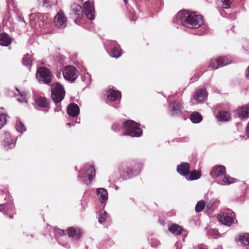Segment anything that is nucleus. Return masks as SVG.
Segmentation results:
<instances>
[{
  "label": "nucleus",
  "instance_id": "obj_1",
  "mask_svg": "<svg viewBox=\"0 0 249 249\" xmlns=\"http://www.w3.org/2000/svg\"><path fill=\"white\" fill-rule=\"evenodd\" d=\"M173 22L190 29H197L202 27L201 30L203 31H199L198 33L200 35L206 32V27L204 25L202 16L197 15L195 12L190 13L185 10H181L176 16Z\"/></svg>",
  "mask_w": 249,
  "mask_h": 249
},
{
  "label": "nucleus",
  "instance_id": "obj_2",
  "mask_svg": "<svg viewBox=\"0 0 249 249\" xmlns=\"http://www.w3.org/2000/svg\"><path fill=\"white\" fill-rule=\"evenodd\" d=\"M123 126L125 131L124 135L136 137H140L142 135V131L140 127V124L132 120H129L124 122Z\"/></svg>",
  "mask_w": 249,
  "mask_h": 249
},
{
  "label": "nucleus",
  "instance_id": "obj_3",
  "mask_svg": "<svg viewBox=\"0 0 249 249\" xmlns=\"http://www.w3.org/2000/svg\"><path fill=\"white\" fill-rule=\"evenodd\" d=\"M142 168L141 164H136L133 166H123L120 168L121 177L123 179L130 178L138 175Z\"/></svg>",
  "mask_w": 249,
  "mask_h": 249
},
{
  "label": "nucleus",
  "instance_id": "obj_4",
  "mask_svg": "<svg viewBox=\"0 0 249 249\" xmlns=\"http://www.w3.org/2000/svg\"><path fill=\"white\" fill-rule=\"evenodd\" d=\"M5 199L7 202L5 203L0 204V212L2 213L4 215L12 218L14 217V214L16 213L13 199L9 194L6 195Z\"/></svg>",
  "mask_w": 249,
  "mask_h": 249
},
{
  "label": "nucleus",
  "instance_id": "obj_5",
  "mask_svg": "<svg viewBox=\"0 0 249 249\" xmlns=\"http://www.w3.org/2000/svg\"><path fill=\"white\" fill-rule=\"evenodd\" d=\"M65 95L63 87L59 83H55L51 86V96L52 100L56 104L61 102Z\"/></svg>",
  "mask_w": 249,
  "mask_h": 249
},
{
  "label": "nucleus",
  "instance_id": "obj_6",
  "mask_svg": "<svg viewBox=\"0 0 249 249\" xmlns=\"http://www.w3.org/2000/svg\"><path fill=\"white\" fill-rule=\"evenodd\" d=\"M105 47L107 51H109V54L112 57L119 58L122 54V50L115 41H107L105 45Z\"/></svg>",
  "mask_w": 249,
  "mask_h": 249
},
{
  "label": "nucleus",
  "instance_id": "obj_7",
  "mask_svg": "<svg viewBox=\"0 0 249 249\" xmlns=\"http://www.w3.org/2000/svg\"><path fill=\"white\" fill-rule=\"evenodd\" d=\"M36 77L39 82L48 85H49L52 81V73L45 67H40L38 69Z\"/></svg>",
  "mask_w": 249,
  "mask_h": 249
},
{
  "label": "nucleus",
  "instance_id": "obj_8",
  "mask_svg": "<svg viewBox=\"0 0 249 249\" xmlns=\"http://www.w3.org/2000/svg\"><path fill=\"white\" fill-rule=\"evenodd\" d=\"M62 74L65 80L72 82L77 79L79 71L74 66L69 65L63 69Z\"/></svg>",
  "mask_w": 249,
  "mask_h": 249
},
{
  "label": "nucleus",
  "instance_id": "obj_9",
  "mask_svg": "<svg viewBox=\"0 0 249 249\" xmlns=\"http://www.w3.org/2000/svg\"><path fill=\"white\" fill-rule=\"evenodd\" d=\"M71 15L74 18V22L76 24L79 25L82 24L83 14L82 7L80 5L76 3L71 5Z\"/></svg>",
  "mask_w": 249,
  "mask_h": 249
},
{
  "label": "nucleus",
  "instance_id": "obj_10",
  "mask_svg": "<svg viewBox=\"0 0 249 249\" xmlns=\"http://www.w3.org/2000/svg\"><path fill=\"white\" fill-rule=\"evenodd\" d=\"M232 63L230 57L227 56H220L217 58H213L211 60L209 65L210 67L216 69L219 67L225 66Z\"/></svg>",
  "mask_w": 249,
  "mask_h": 249
},
{
  "label": "nucleus",
  "instance_id": "obj_11",
  "mask_svg": "<svg viewBox=\"0 0 249 249\" xmlns=\"http://www.w3.org/2000/svg\"><path fill=\"white\" fill-rule=\"evenodd\" d=\"M83 1V0H81ZM85 15L90 20L95 18V9L92 0H88L83 4Z\"/></svg>",
  "mask_w": 249,
  "mask_h": 249
},
{
  "label": "nucleus",
  "instance_id": "obj_12",
  "mask_svg": "<svg viewBox=\"0 0 249 249\" xmlns=\"http://www.w3.org/2000/svg\"><path fill=\"white\" fill-rule=\"evenodd\" d=\"M67 18L62 11H59L54 18V25L59 29L65 28L67 26Z\"/></svg>",
  "mask_w": 249,
  "mask_h": 249
},
{
  "label": "nucleus",
  "instance_id": "obj_13",
  "mask_svg": "<svg viewBox=\"0 0 249 249\" xmlns=\"http://www.w3.org/2000/svg\"><path fill=\"white\" fill-rule=\"evenodd\" d=\"M234 214L223 213L217 216V219L223 224L230 226L234 223Z\"/></svg>",
  "mask_w": 249,
  "mask_h": 249
},
{
  "label": "nucleus",
  "instance_id": "obj_14",
  "mask_svg": "<svg viewBox=\"0 0 249 249\" xmlns=\"http://www.w3.org/2000/svg\"><path fill=\"white\" fill-rule=\"evenodd\" d=\"M226 173V168L223 165H217L213 167L210 173L213 178L215 179L216 181L220 179Z\"/></svg>",
  "mask_w": 249,
  "mask_h": 249
},
{
  "label": "nucleus",
  "instance_id": "obj_15",
  "mask_svg": "<svg viewBox=\"0 0 249 249\" xmlns=\"http://www.w3.org/2000/svg\"><path fill=\"white\" fill-rule=\"evenodd\" d=\"M95 175V170L92 165L86 169L85 175L82 177L83 181L87 184H90L93 180Z\"/></svg>",
  "mask_w": 249,
  "mask_h": 249
},
{
  "label": "nucleus",
  "instance_id": "obj_16",
  "mask_svg": "<svg viewBox=\"0 0 249 249\" xmlns=\"http://www.w3.org/2000/svg\"><path fill=\"white\" fill-rule=\"evenodd\" d=\"M55 233L60 235V236L57 238L58 243L65 248L69 249L70 245L68 242L66 241L67 240L68 237L65 234V231L60 229H57L55 230Z\"/></svg>",
  "mask_w": 249,
  "mask_h": 249
},
{
  "label": "nucleus",
  "instance_id": "obj_17",
  "mask_svg": "<svg viewBox=\"0 0 249 249\" xmlns=\"http://www.w3.org/2000/svg\"><path fill=\"white\" fill-rule=\"evenodd\" d=\"M16 140L11 138L9 132H5L4 135L3 145L6 149H10L15 147Z\"/></svg>",
  "mask_w": 249,
  "mask_h": 249
},
{
  "label": "nucleus",
  "instance_id": "obj_18",
  "mask_svg": "<svg viewBox=\"0 0 249 249\" xmlns=\"http://www.w3.org/2000/svg\"><path fill=\"white\" fill-rule=\"evenodd\" d=\"M182 105L178 101H175L169 105L170 114L172 116L178 115L181 113Z\"/></svg>",
  "mask_w": 249,
  "mask_h": 249
},
{
  "label": "nucleus",
  "instance_id": "obj_19",
  "mask_svg": "<svg viewBox=\"0 0 249 249\" xmlns=\"http://www.w3.org/2000/svg\"><path fill=\"white\" fill-rule=\"evenodd\" d=\"M208 93L205 89L197 90L194 94L193 98L197 103H202L207 98Z\"/></svg>",
  "mask_w": 249,
  "mask_h": 249
},
{
  "label": "nucleus",
  "instance_id": "obj_20",
  "mask_svg": "<svg viewBox=\"0 0 249 249\" xmlns=\"http://www.w3.org/2000/svg\"><path fill=\"white\" fill-rule=\"evenodd\" d=\"M68 114L71 117H75L78 116L80 109L78 106L75 103H71L67 108Z\"/></svg>",
  "mask_w": 249,
  "mask_h": 249
},
{
  "label": "nucleus",
  "instance_id": "obj_21",
  "mask_svg": "<svg viewBox=\"0 0 249 249\" xmlns=\"http://www.w3.org/2000/svg\"><path fill=\"white\" fill-rule=\"evenodd\" d=\"M68 234L69 237L67 239H71V238L73 240H77L81 236V230L78 228H74L72 227L68 229Z\"/></svg>",
  "mask_w": 249,
  "mask_h": 249
},
{
  "label": "nucleus",
  "instance_id": "obj_22",
  "mask_svg": "<svg viewBox=\"0 0 249 249\" xmlns=\"http://www.w3.org/2000/svg\"><path fill=\"white\" fill-rule=\"evenodd\" d=\"M237 179L235 178L231 177L228 175L225 174L220 179L215 181L217 183L221 185H230L231 183H233L236 181Z\"/></svg>",
  "mask_w": 249,
  "mask_h": 249
},
{
  "label": "nucleus",
  "instance_id": "obj_23",
  "mask_svg": "<svg viewBox=\"0 0 249 249\" xmlns=\"http://www.w3.org/2000/svg\"><path fill=\"white\" fill-rule=\"evenodd\" d=\"M238 117L241 119H247L249 117V108L245 106L241 107L236 111Z\"/></svg>",
  "mask_w": 249,
  "mask_h": 249
},
{
  "label": "nucleus",
  "instance_id": "obj_24",
  "mask_svg": "<svg viewBox=\"0 0 249 249\" xmlns=\"http://www.w3.org/2000/svg\"><path fill=\"white\" fill-rule=\"evenodd\" d=\"M190 167L189 163L187 162H183L177 167V171L181 175L184 176L185 178L187 174L190 171Z\"/></svg>",
  "mask_w": 249,
  "mask_h": 249
},
{
  "label": "nucleus",
  "instance_id": "obj_25",
  "mask_svg": "<svg viewBox=\"0 0 249 249\" xmlns=\"http://www.w3.org/2000/svg\"><path fill=\"white\" fill-rule=\"evenodd\" d=\"M121 94L119 91H116L114 89H109L107 92V100L109 101H116L120 100Z\"/></svg>",
  "mask_w": 249,
  "mask_h": 249
},
{
  "label": "nucleus",
  "instance_id": "obj_26",
  "mask_svg": "<svg viewBox=\"0 0 249 249\" xmlns=\"http://www.w3.org/2000/svg\"><path fill=\"white\" fill-rule=\"evenodd\" d=\"M98 198L102 203H106L108 198V193L106 189L100 188L97 189Z\"/></svg>",
  "mask_w": 249,
  "mask_h": 249
},
{
  "label": "nucleus",
  "instance_id": "obj_27",
  "mask_svg": "<svg viewBox=\"0 0 249 249\" xmlns=\"http://www.w3.org/2000/svg\"><path fill=\"white\" fill-rule=\"evenodd\" d=\"M46 16L42 15V14L38 13V14H31L29 16L30 20H36V18H37L38 21V25L40 27L43 26L45 22Z\"/></svg>",
  "mask_w": 249,
  "mask_h": 249
},
{
  "label": "nucleus",
  "instance_id": "obj_28",
  "mask_svg": "<svg viewBox=\"0 0 249 249\" xmlns=\"http://www.w3.org/2000/svg\"><path fill=\"white\" fill-rule=\"evenodd\" d=\"M200 177V172L197 170H194L192 172L189 171L185 178L188 180H194L198 179Z\"/></svg>",
  "mask_w": 249,
  "mask_h": 249
},
{
  "label": "nucleus",
  "instance_id": "obj_29",
  "mask_svg": "<svg viewBox=\"0 0 249 249\" xmlns=\"http://www.w3.org/2000/svg\"><path fill=\"white\" fill-rule=\"evenodd\" d=\"M11 43V38L7 34H0V45L7 46Z\"/></svg>",
  "mask_w": 249,
  "mask_h": 249
},
{
  "label": "nucleus",
  "instance_id": "obj_30",
  "mask_svg": "<svg viewBox=\"0 0 249 249\" xmlns=\"http://www.w3.org/2000/svg\"><path fill=\"white\" fill-rule=\"evenodd\" d=\"M229 113L226 111H219L217 114V119L220 121H228L230 119Z\"/></svg>",
  "mask_w": 249,
  "mask_h": 249
},
{
  "label": "nucleus",
  "instance_id": "obj_31",
  "mask_svg": "<svg viewBox=\"0 0 249 249\" xmlns=\"http://www.w3.org/2000/svg\"><path fill=\"white\" fill-rule=\"evenodd\" d=\"M182 228L177 224H172L169 227V231L175 235H179L181 233Z\"/></svg>",
  "mask_w": 249,
  "mask_h": 249
},
{
  "label": "nucleus",
  "instance_id": "obj_32",
  "mask_svg": "<svg viewBox=\"0 0 249 249\" xmlns=\"http://www.w3.org/2000/svg\"><path fill=\"white\" fill-rule=\"evenodd\" d=\"M35 102L36 106L42 107H46L49 105L48 100L46 98L43 97H39L38 99H35Z\"/></svg>",
  "mask_w": 249,
  "mask_h": 249
},
{
  "label": "nucleus",
  "instance_id": "obj_33",
  "mask_svg": "<svg viewBox=\"0 0 249 249\" xmlns=\"http://www.w3.org/2000/svg\"><path fill=\"white\" fill-rule=\"evenodd\" d=\"M191 121L195 124H197L201 122L202 120V116L197 112H193L190 116Z\"/></svg>",
  "mask_w": 249,
  "mask_h": 249
},
{
  "label": "nucleus",
  "instance_id": "obj_34",
  "mask_svg": "<svg viewBox=\"0 0 249 249\" xmlns=\"http://www.w3.org/2000/svg\"><path fill=\"white\" fill-rule=\"evenodd\" d=\"M239 241L245 246L249 245V233H244L240 235Z\"/></svg>",
  "mask_w": 249,
  "mask_h": 249
},
{
  "label": "nucleus",
  "instance_id": "obj_35",
  "mask_svg": "<svg viewBox=\"0 0 249 249\" xmlns=\"http://www.w3.org/2000/svg\"><path fill=\"white\" fill-rule=\"evenodd\" d=\"M16 90L18 91L19 96L17 98V100L19 102H24L27 103V94L25 92H20L19 90L16 88Z\"/></svg>",
  "mask_w": 249,
  "mask_h": 249
},
{
  "label": "nucleus",
  "instance_id": "obj_36",
  "mask_svg": "<svg viewBox=\"0 0 249 249\" xmlns=\"http://www.w3.org/2000/svg\"><path fill=\"white\" fill-rule=\"evenodd\" d=\"M32 59L31 55L27 53L24 55L22 59V63L25 66H30L32 64Z\"/></svg>",
  "mask_w": 249,
  "mask_h": 249
},
{
  "label": "nucleus",
  "instance_id": "obj_37",
  "mask_svg": "<svg viewBox=\"0 0 249 249\" xmlns=\"http://www.w3.org/2000/svg\"><path fill=\"white\" fill-rule=\"evenodd\" d=\"M220 201L217 199H212L207 204V207L209 209H214L219 204Z\"/></svg>",
  "mask_w": 249,
  "mask_h": 249
},
{
  "label": "nucleus",
  "instance_id": "obj_38",
  "mask_svg": "<svg viewBox=\"0 0 249 249\" xmlns=\"http://www.w3.org/2000/svg\"><path fill=\"white\" fill-rule=\"evenodd\" d=\"M107 216V213L106 211L102 210L100 212L98 222L101 224H103Z\"/></svg>",
  "mask_w": 249,
  "mask_h": 249
},
{
  "label": "nucleus",
  "instance_id": "obj_39",
  "mask_svg": "<svg viewBox=\"0 0 249 249\" xmlns=\"http://www.w3.org/2000/svg\"><path fill=\"white\" fill-rule=\"evenodd\" d=\"M16 128L17 131L20 133H22L26 130L24 124L20 121H18L17 122Z\"/></svg>",
  "mask_w": 249,
  "mask_h": 249
},
{
  "label": "nucleus",
  "instance_id": "obj_40",
  "mask_svg": "<svg viewBox=\"0 0 249 249\" xmlns=\"http://www.w3.org/2000/svg\"><path fill=\"white\" fill-rule=\"evenodd\" d=\"M205 206V202L204 200L199 201L195 207V210L196 212H201L204 208Z\"/></svg>",
  "mask_w": 249,
  "mask_h": 249
},
{
  "label": "nucleus",
  "instance_id": "obj_41",
  "mask_svg": "<svg viewBox=\"0 0 249 249\" xmlns=\"http://www.w3.org/2000/svg\"><path fill=\"white\" fill-rule=\"evenodd\" d=\"M208 233L209 236L213 238H217L219 236L218 231L215 229H210Z\"/></svg>",
  "mask_w": 249,
  "mask_h": 249
},
{
  "label": "nucleus",
  "instance_id": "obj_42",
  "mask_svg": "<svg viewBox=\"0 0 249 249\" xmlns=\"http://www.w3.org/2000/svg\"><path fill=\"white\" fill-rule=\"evenodd\" d=\"M232 0H221L223 3L222 6L224 8H229L230 7Z\"/></svg>",
  "mask_w": 249,
  "mask_h": 249
},
{
  "label": "nucleus",
  "instance_id": "obj_43",
  "mask_svg": "<svg viewBox=\"0 0 249 249\" xmlns=\"http://www.w3.org/2000/svg\"><path fill=\"white\" fill-rule=\"evenodd\" d=\"M121 127H122V125L120 123H115L113 124V125L112 126V129L114 131H115L116 132H118L120 130Z\"/></svg>",
  "mask_w": 249,
  "mask_h": 249
},
{
  "label": "nucleus",
  "instance_id": "obj_44",
  "mask_svg": "<svg viewBox=\"0 0 249 249\" xmlns=\"http://www.w3.org/2000/svg\"><path fill=\"white\" fill-rule=\"evenodd\" d=\"M6 123V117L4 114L0 115V129H1Z\"/></svg>",
  "mask_w": 249,
  "mask_h": 249
},
{
  "label": "nucleus",
  "instance_id": "obj_45",
  "mask_svg": "<svg viewBox=\"0 0 249 249\" xmlns=\"http://www.w3.org/2000/svg\"><path fill=\"white\" fill-rule=\"evenodd\" d=\"M148 240L152 247H156L159 244V242L156 239L151 238Z\"/></svg>",
  "mask_w": 249,
  "mask_h": 249
},
{
  "label": "nucleus",
  "instance_id": "obj_46",
  "mask_svg": "<svg viewBox=\"0 0 249 249\" xmlns=\"http://www.w3.org/2000/svg\"><path fill=\"white\" fill-rule=\"evenodd\" d=\"M84 77L89 79V81L86 82L87 84H89L90 83V76L88 73H87L84 75Z\"/></svg>",
  "mask_w": 249,
  "mask_h": 249
},
{
  "label": "nucleus",
  "instance_id": "obj_47",
  "mask_svg": "<svg viewBox=\"0 0 249 249\" xmlns=\"http://www.w3.org/2000/svg\"><path fill=\"white\" fill-rule=\"evenodd\" d=\"M198 79V77L197 76H195L191 78L190 81L191 82H194L196 81H197Z\"/></svg>",
  "mask_w": 249,
  "mask_h": 249
},
{
  "label": "nucleus",
  "instance_id": "obj_48",
  "mask_svg": "<svg viewBox=\"0 0 249 249\" xmlns=\"http://www.w3.org/2000/svg\"><path fill=\"white\" fill-rule=\"evenodd\" d=\"M246 135H247L248 137H249V123L248 124L247 127H246Z\"/></svg>",
  "mask_w": 249,
  "mask_h": 249
},
{
  "label": "nucleus",
  "instance_id": "obj_49",
  "mask_svg": "<svg viewBox=\"0 0 249 249\" xmlns=\"http://www.w3.org/2000/svg\"><path fill=\"white\" fill-rule=\"evenodd\" d=\"M137 19V17L135 16V15L133 13L131 14V20H135Z\"/></svg>",
  "mask_w": 249,
  "mask_h": 249
},
{
  "label": "nucleus",
  "instance_id": "obj_50",
  "mask_svg": "<svg viewBox=\"0 0 249 249\" xmlns=\"http://www.w3.org/2000/svg\"><path fill=\"white\" fill-rule=\"evenodd\" d=\"M243 48L246 51H249V46L248 44H244L243 46Z\"/></svg>",
  "mask_w": 249,
  "mask_h": 249
},
{
  "label": "nucleus",
  "instance_id": "obj_51",
  "mask_svg": "<svg viewBox=\"0 0 249 249\" xmlns=\"http://www.w3.org/2000/svg\"><path fill=\"white\" fill-rule=\"evenodd\" d=\"M194 249H207V248H203L201 246H195L194 248Z\"/></svg>",
  "mask_w": 249,
  "mask_h": 249
},
{
  "label": "nucleus",
  "instance_id": "obj_52",
  "mask_svg": "<svg viewBox=\"0 0 249 249\" xmlns=\"http://www.w3.org/2000/svg\"><path fill=\"white\" fill-rule=\"evenodd\" d=\"M246 75L247 77L249 79V66L248 67L247 70Z\"/></svg>",
  "mask_w": 249,
  "mask_h": 249
},
{
  "label": "nucleus",
  "instance_id": "obj_53",
  "mask_svg": "<svg viewBox=\"0 0 249 249\" xmlns=\"http://www.w3.org/2000/svg\"><path fill=\"white\" fill-rule=\"evenodd\" d=\"M60 110H61V108H60V107H57L56 108H55L54 109V111H55V112H58V111H59Z\"/></svg>",
  "mask_w": 249,
  "mask_h": 249
},
{
  "label": "nucleus",
  "instance_id": "obj_54",
  "mask_svg": "<svg viewBox=\"0 0 249 249\" xmlns=\"http://www.w3.org/2000/svg\"><path fill=\"white\" fill-rule=\"evenodd\" d=\"M44 4H48L49 3V0H43Z\"/></svg>",
  "mask_w": 249,
  "mask_h": 249
},
{
  "label": "nucleus",
  "instance_id": "obj_55",
  "mask_svg": "<svg viewBox=\"0 0 249 249\" xmlns=\"http://www.w3.org/2000/svg\"><path fill=\"white\" fill-rule=\"evenodd\" d=\"M215 249H223L221 246H218Z\"/></svg>",
  "mask_w": 249,
  "mask_h": 249
},
{
  "label": "nucleus",
  "instance_id": "obj_56",
  "mask_svg": "<svg viewBox=\"0 0 249 249\" xmlns=\"http://www.w3.org/2000/svg\"><path fill=\"white\" fill-rule=\"evenodd\" d=\"M60 75H61V73H60V72H59L58 73H57L56 74V76L58 78H59L60 76Z\"/></svg>",
  "mask_w": 249,
  "mask_h": 249
},
{
  "label": "nucleus",
  "instance_id": "obj_57",
  "mask_svg": "<svg viewBox=\"0 0 249 249\" xmlns=\"http://www.w3.org/2000/svg\"><path fill=\"white\" fill-rule=\"evenodd\" d=\"M66 125L68 126H71V124L70 123H68L66 124Z\"/></svg>",
  "mask_w": 249,
  "mask_h": 249
},
{
  "label": "nucleus",
  "instance_id": "obj_58",
  "mask_svg": "<svg viewBox=\"0 0 249 249\" xmlns=\"http://www.w3.org/2000/svg\"><path fill=\"white\" fill-rule=\"evenodd\" d=\"M176 246L177 247V249H179L178 248V243H177L176 244Z\"/></svg>",
  "mask_w": 249,
  "mask_h": 249
},
{
  "label": "nucleus",
  "instance_id": "obj_59",
  "mask_svg": "<svg viewBox=\"0 0 249 249\" xmlns=\"http://www.w3.org/2000/svg\"><path fill=\"white\" fill-rule=\"evenodd\" d=\"M124 0V1L125 3L126 4V0Z\"/></svg>",
  "mask_w": 249,
  "mask_h": 249
}]
</instances>
